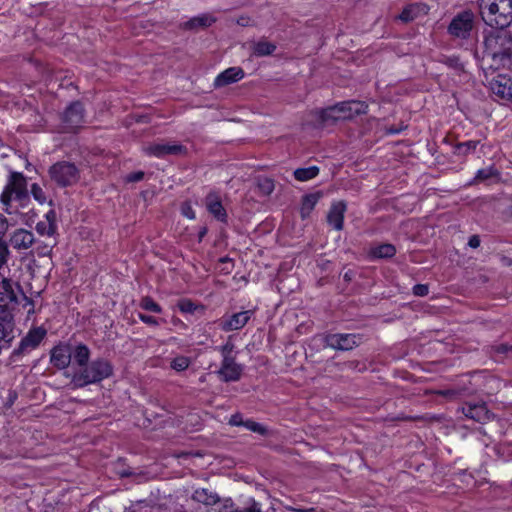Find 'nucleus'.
<instances>
[{"label": "nucleus", "instance_id": "obj_1", "mask_svg": "<svg viewBox=\"0 0 512 512\" xmlns=\"http://www.w3.org/2000/svg\"><path fill=\"white\" fill-rule=\"evenodd\" d=\"M484 23L499 32L484 39V58L494 70L512 67V35L504 31L512 23V0H478Z\"/></svg>", "mask_w": 512, "mask_h": 512}, {"label": "nucleus", "instance_id": "obj_2", "mask_svg": "<svg viewBox=\"0 0 512 512\" xmlns=\"http://www.w3.org/2000/svg\"><path fill=\"white\" fill-rule=\"evenodd\" d=\"M17 203V207L22 209L30 205V195L28 189V177L22 172H10L7 183L0 195V202L7 211L12 202Z\"/></svg>", "mask_w": 512, "mask_h": 512}, {"label": "nucleus", "instance_id": "obj_3", "mask_svg": "<svg viewBox=\"0 0 512 512\" xmlns=\"http://www.w3.org/2000/svg\"><path fill=\"white\" fill-rule=\"evenodd\" d=\"M112 363L105 358L90 361L83 369L74 375V382L79 387L100 383L113 375Z\"/></svg>", "mask_w": 512, "mask_h": 512}, {"label": "nucleus", "instance_id": "obj_4", "mask_svg": "<svg viewBox=\"0 0 512 512\" xmlns=\"http://www.w3.org/2000/svg\"><path fill=\"white\" fill-rule=\"evenodd\" d=\"M48 176L52 183L60 189L74 186L80 180V169L71 161L59 160L48 168Z\"/></svg>", "mask_w": 512, "mask_h": 512}, {"label": "nucleus", "instance_id": "obj_5", "mask_svg": "<svg viewBox=\"0 0 512 512\" xmlns=\"http://www.w3.org/2000/svg\"><path fill=\"white\" fill-rule=\"evenodd\" d=\"M47 335V330L43 326L32 327L21 339L19 345L13 349L10 354L11 362L20 361L25 355L37 349Z\"/></svg>", "mask_w": 512, "mask_h": 512}, {"label": "nucleus", "instance_id": "obj_6", "mask_svg": "<svg viewBox=\"0 0 512 512\" xmlns=\"http://www.w3.org/2000/svg\"><path fill=\"white\" fill-rule=\"evenodd\" d=\"M61 124L64 132L77 133L85 120V108L81 101L71 102L62 112Z\"/></svg>", "mask_w": 512, "mask_h": 512}, {"label": "nucleus", "instance_id": "obj_7", "mask_svg": "<svg viewBox=\"0 0 512 512\" xmlns=\"http://www.w3.org/2000/svg\"><path fill=\"white\" fill-rule=\"evenodd\" d=\"M473 28L474 14L470 10H464L453 17L447 31L454 38L467 40L470 38Z\"/></svg>", "mask_w": 512, "mask_h": 512}, {"label": "nucleus", "instance_id": "obj_8", "mask_svg": "<svg viewBox=\"0 0 512 512\" xmlns=\"http://www.w3.org/2000/svg\"><path fill=\"white\" fill-rule=\"evenodd\" d=\"M144 152L148 156L156 157L159 159L165 158L168 155H187L188 149L180 143H152L144 148Z\"/></svg>", "mask_w": 512, "mask_h": 512}, {"label": "nucleus", "instance_id": "obj_9", "mask_svg": "<svg viewBox=\"0 0 512 512\" xmlns=\"http://www.w3.org/2000/svg\"><path fill=\"white\" fill-rule=\"evenodd\" d=\"M18 304L17 295L8 286L0 292V320L6 323H14V310Z\"/></svg>", "mask_w": 512, "mask_h": 512}, {"label": "nucleus", "instance_id": "obj_10", "mask_svg": "<svg viewBox=\"0 0 512 512\" xmlns=\"http://www.w3.org/2000/svg\"><path fill=\"white\" fill-rule=\"evenodd\" d=\"M361 342V336L358 334H328L325 336V343L328 347L335 350L348 351L357 347Z\"/></svg>", "mask_w": 512, "mask_h": 512}, {"label": "nucleus", "instance_id": "obj_11", "mask_svg": "<svg viewBox=\"0 0 512 512\" xmlns=\"http://www.w3.org/2000/svg\"><path fill=\"white\" fill-rule=\"evenodd\" d=\"M205 207L206 210L212 217L220 222L221 224L227 225L228 224V213L225 207L222 204L221 196L216 191L209 192L205 199Z\"/></svg>", "mask_w": 512, "mask_h": 512}, {"label": "nucleus", "instance_id": "obj_12", "mask_svg": "<svg viewBox=\"0 0 512 512\" xmlns=\"http://www.w3.org/2000/svg\"><path fill=\"white\" fill-rule=\"evenodd\" d=\"M253 314V310H245L229 317H223L219 322V327L224 332L240 330L249 322Z\"/></svg>", "mask_w": 512, "mask_h": 512}, {"label": "nucleus", "instance_id": "obj_13", "mask_svg": "<svg viewBox=\"0 0 512 512\" xmlns=\"http://www.w3.org/2000/svg\"><path fill=\"white\" fill-rule=\"evenodd\" d=\"M462 412L465 417L479 423H485L493 418V414L488 410L484 402H465L462 406Z\"/></svg>", "mask_w": 512, "mask_h": 512}, {"label": "nucleus", "instance_id": "obj_14", "mask_svg": "<svg viewBox=\"0 0 512 512\" xmlns=\"http://www.w3.org/2000/svg\"><path fill=\"white\" fill-rule=\"evenodd\" d=\"M342 120L352 119L355 116L368 112V104L364 101L348 100L335 104Z\"/></svg>", "mask_w": 512, "mask_h": 512}, {"label": "nucleus", "instance_id": "obj_15", "mask_svg": "<svg viewBox=\"0 0 512 512\" xmlns=\"http://www.w3.org/2000/svg\"><path fill=\"white\" fill-rule=\"evenodd\" d=\"M347 211V204L345 201L332 202L327 213V224L336 231H341L344 228V218Z\"/></svg>", "mask_w": 512, "mask_h": 512}, {"label": "nucleus", "instance_id": "obj_16", "mask_svg": "<svg viewBox=\"0 0 512 512\" xmlns=\"http://www.w3.org/2000/svg\"><path fill=\"white\" fill-rule=\"evenodd\" d=\"M491 90L501 100L512 102V79L499 74L491 81Z\"/></svg>", "mask_w": 512, "mask_h": 512}, {"label": "nucleus", "instance_id": "obj_17", "mask_svg": "<svg viewBox=\"0 0 512 512\" xmlns=\"http://www.w3.org/2000/svg\"><path fill=\"white\" fill-rule=\"evenodd\" d=\"M72 352L68 345L59 344L52 348L50 362L58 369H65L70 365Z\"/></svg>", "mask_w": 512, "mask_h": 512}, {"label": "nucleus", "instance_id": "obj_18", "mask_svg": "<svg viewBox=\"0 0 512 512\" xmlns=\"http://www.w3.org/2000/svg\"><path fill=\"white\" fill-rule=\"evenodd\" d=\"M245 77V72L241 67H229L219 73L215 80V87H224L232 83H236Z\"/></svg>", "mask_w": 512, "mask_h": 512}, {"label": "nucleus", "instance_id": "obj_19", "mask_svg": "<svg viewBox=\"0 0 512 512\" xmlns=\"http://www.w3.org/2000/svg\"><path fill=\"white\" fill-rule=\"evenodd\" d=\"M35 242L34 234L24 228L16 229L10 238V243L17 250H26Z\"/></svg>", "mask_w": 512, "mask_h": 512}, {"label": "nucleus", "instance_id": "obj_20", "mask_svg": "<svg viewBox=\"0 0 512 512\" xmlns=\"http://www.w3.org/2000/svg\"><path fill=\"white\" fill-rule=\"evenodd\" d=\"M396 247L390 243L372 245L367 251V258L370 261L380 259H391L396 255Z\"/></svg>", "mask_w": 512, "mask_h": 512}, {"label": "nucleus", "instance_id": "obj_21", "mask_svg": "<svg viewBox=\"0 0 512 512\" xmlns=\"http://www.w3.org/2000/svg\"><path fill=\"white\" fill-rule=\"evenodd\" d=\"M314 115L317 119V122L320 126H324L326 124H334L340 120L342 117L339 115L337 111L336 105L328 106L323 109L316 110Z\"/></svg>", "mask_w": 512, "mask_h": 512}, {"label": "nucleus", "instance_id": "obj_22", "mask_svg": "<svg viewBox=\"0 0 512 512\" xmlns=\"http://www.w3.org/2000/svg\"><path fill=\"white\" fill-rule=\"evenodd\" d=\"M321 197L322 193L320 191L302 196L300 205V217L302 220L309 218Z\"/></svg>", "mask_w": 512, "mask_h": 512}, {"label": "nucleus", "instance_id": "obj_23", "mask_svg": "<svg viewBox=\"0 0 512 512\" xmlns=\"http://www.w3.org/2000/svg\"><path fill=\"white\" fill-rule=\"evenodd\" d=\"M218 376L223 382H236L240 380L243 368L240 364L220 366Z\"/></svg>", "mask_w": 512, "mask_h": 512}, {"label": "nucleus", "instance_id": "obj_24", "mask_svg": "<svg viewBox=\"0 0 512 512\" xmlns=\"http://www.w3.org/2000/svg\"><path fill=\"white\" fill-rule=\"evenodd\" d=\"M500 175L501 173L498 168L495 165H490L489 167L478 169L468 185H477L492 178L499 179Z\"/></svg>", "mask_w": 512, "mask_h": 512}, {"label": "nucleus", "instance_id": "obj_25", "mask_svg": "<svg viewBox=\"0 0 512 512\" xmlns=\"http://www.w3.org/2000/svg\"><path fill=\"white\" fill-rule=\"evenodd\" d=\"M216 22V18L210 14H201L195 17H192L188 21L184 23V28L188 30H194L198 28H207L213 25Z\"/></svg>", "mask_w": 512, "mask_h": 512}, {"label": "nucleus", "instance_id": "obj_26", "mask_svg": "<svg viewBox=\"0 0 512 512\" xmlns=\"http://www.w3.org/2000/svg\"><path fill=\"white\" fill-rule=\"evenodd\" d=\"M480 144V140H467L463 142H456L453 145L452 153L457 157H467L474 153Z\"/></svg>", "mask_w": 512, "mask_h": 512}, {"label": "nucleus", "instance_id": "obj_27", "mask_svg": "<svg viewBox=\"0 0 512 512\" xmlns=\"http://www.w3.org/2000/svg\"><path fill=\"white\" fill-rule=\"evenodd\" d=\"M192 499L207 506H212L219 502L218 495L206 488L196 489L192 494Z\"/></svg>", "mask_w": 512, "mask_h": 512}, {"label": "nucleus", "instance_id": "obj_28", "mask_svg": "<svg viewBox=\"0 0 512 512\" xmlns=\"http://www.w3.org/2000/svg\"><path fill=\"white\" fill-rule=\"evenodd\" d=\"M74 362L83 369L90 361V350L87 345L79 343L72 353Z\"/></svg>", "mask_w": 512, "mask_h": 512}, {"label": "nucleus", "instance_id": "obj_29", "mask_svg": "<svg viewBox=\"0 0 512 512\" xmlns=\"http://www.w3.org/2000/svg\"><path fill=\"white\" fill-rule=\"evenodd\" d=\"M276 49L274 43L262 39L253 44L252 53L257 57H264L272 55Z\"/></svg>", "mask_w": 512, "mask_h": 512}, {"label": "nucleus", "instance_id": "obj_30", "mask_svg": "<svg viewBox=\"0 0 512 512\" xmlns=\"http://www.w3.org/2000/svg\"><path fill=\"white\" fill-rule=\"evenodd\" d=\"M319 172V167L313 165L305 168H297L294 170L293 175L297 181L306 182L317 177Z\"/></svg>", "mask_w": 512, "mask_h": 512}, {"label": "nucleus", "instance_id": "obj_31", "mask_svg": "<svg viewBox=\"0 0 512 512\" xmlns=\"http://www.w3.org/2000/svg\"><path fill=\"white\" fill-rule=\"evenodd\" d=\"M177 308L181 313L194 314L197 311H204L205 306L203 304H197L189 298H182L177 302Z\"/></svg>", "mask_w": 512, "mask_h": 512}, {"label": "nucleus", "instance_id": "obj_32", "mask_svg": "<svg viewBox=\"0 0 512 512\" xmlns=\"http://www.w3.org/2000/svg\"><path fill=\"white\" fill-rule=\"evenodd\" d=\"M7 229V221L0 215V233H4ZM10 251L7 243L0 238V269L7 264Z\"/></svg>", "mask_w": 512, "mask_h": 512}, {"label": "nucleus", "instance_id": "obj_33", "mask_svg": "<svg viewBox=\"0 0 512 512\" xmlns=\"http://www.w3.org/2000/svg\"><path fill=\"white\" fill-rule=\"evenodd\" d=\"M139 307L145 311L160 314L163 309L154 299L150 296H144L140 299Z\"/></svg>", "mask_w": 512, "mask_h": 512}, {"label": "nucleus", "instance_id": "obj_34", "mask_svg": "<svg viewBox=\"0 0 512 512\" xmlns=\"http://www.w3.org/2000/svg\"><path fill=\"white\" fill-rule=\"evenodd\" d=\"M29 195L40 205L47 203V194L44 189L38 183H32L30 185Z\"/></svg>", "mask_w": 512, "mask_h": 512}, {"label": "nucleus", "instance_id": "obj_35", "mask_svg": "<svg viewBox=\"0 0 512 512\" xmlns=\"http://www.w3.org/2000/svg\"><path fill=\"white\" fill-rule=\"evenodd\" d=\"M243 427H245L247 430L257 433L261 436L269 435L268 428L265 425L254 421L253 419H246L243 424Z\"/></svg>", "mask_w": 512, "mask_h": 512}, {"label": "nucleus", "instance_id": "obj_36", "mask_svg": "<svg viewBox=\"0 0 512 512\" xmlns=\"http://www.w3.org/2000/svg\"><path fill=\"white\" fill-rule=\"evenodd\" d=\"M190 364H191V361H190L189 357L184 356V355H179L172 359V361L170 363V367L177 372H182V371H185L186 369H188Z\"/></svg>", "mask_w": 512, "mask_h": 512}, {"label": "nucleus", "instance_id": "obj_37", "mask_svg": "<svg viewBox=\"0 0 512 512\" xmlns=\"http://www.w3.org/2000/svg\"><path fill=\"white\" fill-rule=\"evenodd\" d=\"M38 234L44 236H53L57 232V227H53V224L39 221L35 227Z\"/></svg>", "mask_w": 512, "mask_h": 512}, {"label": "nucleus", "instance_id": "obj_38", "mask_svg": "<svg viewBox=\"0 0 512 512\" xmlns=\"http://www.w3.org/2000/svg\"><path fill=\"white\" fill-rule=\"evenodd\" d=\"M414 10H415L414 5H408V6L404 7L402 12L399 15V19L405 23L413 21L416 17Z\"/></svg>", "mask_w": 512, "mask_h": 512}, {"label": "nucleus", "instance_id": "obj_39", "mask_svg": "<svg viewBox=\"0 0 512 512\" xmlns=\"http://www.w3.org/2000/svg\"><path fill=\"white\" fill-rule=\"evenodd\" d=\"M181 214L189 220H194L196 218V212L193 209L191 203L189 201H185L181 204Z\"/></svg>", "mask_w": 512, "mask_h": 512}, {"label": "nucleus", "instance_id": "obj_40", "mask_svg": "<svg viewBox=\"0 0 512 512\" xmlns=\"http://www.w3.org/2000/svg\"><path fill=\"white\" fill-rule=\"evenodd\" d=\"M138 318L141 322L148 326H159L160 320L152 315L138 313Z\"/></svg>", "mask_w": 512, "mask_h": 512}, {"label": "nucleus", "instance_id": "obj_41", "mask_svg": "<svg viewBox=\"0 0 512 512\" xmlns=\"http://www.w3.org/2000/svg\"><path fill=\"white\" fill-rule=\"evenodd\" d=\"M52 249H53V246L45 244V243H40L35 248L36 254L39 257H46V256L51 255Z\"/></svg>", "mask_w": 512, "mask_h": 512}, {"label": "nucleus", "instance_id": "obj_42", "mask_svg": "<svg viewBox=\"0 0 512 512\" xmlns=\"http://www.w3.org/2000/svg\"><path fill=\"white\" fill-rule=\"evenodd\" d=\"M413 294L419 297H425L429 293V287L427 284H416L412 288Z\"/></svg>", "mask_w": 512, "mask_h": 512}, {"label": "nucleus", "instance_id": "obj_43", "mask_svg": "<svg viewBox=\"0 0 512 512\" xmlns=\"http://www.w3.org/2000/svg\"><path fill=\"white\" fill-rule=\"evenodd\" d=\"M145 173L143 171L131 172L126 176V182L136 183L144 179Z\"/></svg>", "mask_w": 512, "mask_h": 512}, {"label": "nucleus", "instance_id": "obj_44", "mask_svg": "<svg viewBox=\"0 0 512 512\" xmlns=\"http://www.w3.org/2000/svg\"><path fill=\"white\" fill-rule=\"evenodd\" d=\"M245 422V419H243V416L241 413H235L233 415H231L230 419H229V424L231 426H236V427H243V424Z\"/></svg>", "mask_w": 512, "mask_h": 512}, {"label": "nucleus", "instance_id": "obj_45", "mask_svg": "<svg viewBox=\"0 0 512 512\" xmlns=\"http://www.w3.org/2000/svg\"><path fill=\"white\" fill-rule=\"evenodd\" d=\"M234 348H235L234 344L230 341H227L225 344H223L219 347V352L221 353V356L231 355V354H233Z\"/></svg>", "mask_w": 512, "mask_h": 512}, {"label": "nucleus", "instance_id": "obj_46", "mask_svg": "<svg viewBox=\"0 0 512 512\" xmlns=\"http://www.w3.org/2000/svg\"><path fill=\"white\" fill-rule=\"evenodd\" d=\"M45 219H46V223H49V224H53V227H57V222H56V212L55 210L53 209H50L45 215H44Z\"/></svg>", "mask_w": 512, "mask_h": 512}, {"label": "nucleus", "instance_id": "obj_47", "mask_svg": "<svg viewBox=\"0 0 512 512\" xmlns=\"http://www.w3.org/2000/svg\"><path fill=\"white\" fill-rule=\"evenodd\" d=\"M23 299L25 301L23 307L24 308H27L28 307V310H27V314L28 316H30L31 314H34V301L31 299V298H28L25 294H23Z\"/></svg>", "mask_w": 512, "mask_h": 512}, {"label": "nucleus", "instance_id": "obj_48", "mask_svg": "<svg viewBox=\"0 0 512 512\" xmlns=\"http://www.w3.org/2000/svg\"><path fill=\"white\" fill-rule=\"evenodd\" d=\"M236 23L239 25V26H242V27H247V26H250L252 25V19L250 16L248 15H241L237 18L236 20Z\"/></svg>", "mask_w": 512, "mask_h": 512}, {"label": "nucleus", "instance_id": "obj_49", "mask_svg": "<svg viewBox=\"0 0 512 512\" xmlns=\"http://www.w3.org/2000/svg\"><path fill=\"white\" fill-rule=\"evenodd\" d=\"M233 364H238L236 362V358L233 354L227 355V356L226 355L222 356L221 366L233 365Z\"/></svg>", "mask_w": 512, "mask_h": 512}, {"label": "nucleus", "instance_id": "obj_50", "mask_svg": "<svg viewBox=\"0 0 512 512\" xmlns=\"http://www.w3.org/2000/svg\"><path fill=\"white\" fill-rule=\"evenodd\" d=\"M232 512H262L260 504L257 502H253L248 508L245 510H234Z\"/></svg>", "mask_w": 512, "mask_h": 512}, {"label": "nucleus", "instance_id": "obj_51", "mask_svg": "<svg viewBox=\"0 0 512 512\" xmlns=\"http://www.w3.org/2000/svg\"><path fill=\"white\" fill-rule=\"evenodd\" d=\"M481 240L478 235H472L468 240V245L471 248H478L480 246Z\"/></svg>", "mask_w": 512, "mask_h": 512}, {"label": "nucleus", "instance_id": "obj_52", "mask_svg": "<svg viewBox=\"0 0 512 512\" xmlns=\"http://www.w3.org/2000/svg\"><path fill=\"white\" fill-rule=\"evenodd\" d=\"M208 233V228L207 226H202L200 227L199 231H198V234H197V240H198V243H201L203 241V239L205 238V236L207 235Z\"/></svg>", "mask_w": 512, "mask_h": 512}, {"label": "nucleus", "instance_id": "obj_53", "mask_svg": "<svg viewBox=\"0 0 512 512\" xmlns=\"http://www.w3.org/2000/svg\"><path fill=\"white\" fill-rule=\"evenodd\" d=\"M172 324L176 327H179L181 329H187L188 326L186 323H184L180 318L178 317H172V320H171Z\"/></svg>", "mask_w": 512, "mask_h": 512}, {"label": "nucleus", "instance_id": "obj_54", "mask_svg": "<svg viewBox=\"0 0 512 512\" xmlns=\"http://www.w3.org/2000/svg\"><path fill=\"white\" fill-rule=\"evenodd\" d=\"M503 214L507 219L512 220V202L505 208Z\"/></svg>", "mask_w": 512, "mask_h": 512}, {"label": "nucleus", "instance_id": "obj_55", "mask_svg": "<svg viewBox=\"0 0 512 512\" xmlns=\"http://www.w3.org/2000/svg\"><path fill=\"white\" fill-rule=\"evenodd\" d=\"M352 278H353V271L352 270H348V271H346L343 274V279L346 282H350L352 280Z\"/></svg>", "mask_w": 512, "mask_h": 512}, {"label": "nucleus", "instance_id": "obj_56", "mask_svg": "<svg viewBox=\"0 0 512 512\" xmlns=\"http://www.w3.org/2000/svg\"><path fill=\"white\" fill-rule=\"evenodd\" d=\"M266 183L268 184V189H269L268 192L270 193L273 189V183L271 180H267Z\"/></svg>", "mask_w": 512, "mask_h": 512}, {"label": "nucleus", "instance_id": "obj_57", "mask_svg": "<svg viewBox=\"0 0 512 512\" xmlns=\"http://www.w3.org/2000/svg\"><path fill=\"white\" fill-rule=\"evenodd\" d=\"M400 131H401L400 129H393V128H390V129H389V132H390L391 134H398Z\"/></svg>", "mask_w": 512, "mask_h": 512}, {"label": "nucleus", "instance_id": "obj_58", "mask_svg": "<svg viewBox=\"0 0 512 512\" xmlns=\"http://www.w3.org/2000/svg\"><path fill=\"white\" fill-rule=\"evenodd\" d=\"M286 509L289 510V511L303 512V510H300V509H297V508H293V507H286Z\"/></svg>", "mask_w": 512, "mask_h": 512}, {"label": "nucleus", "instance_id": "obj_59", "mask_svg": "<svg viewBox=\"0 0 512 512\" xmlns=\"http://www.w3.org/2000/svg\"><path fill=\"white\" fill-rule=\"evenodd\" d=\"M220 261L224 263V262L230 261V259H229V257L226 256V257L221 258Z\"/></svg>", "mask_w": 512, "mask_h": 512}, {"label": "nucleus", "instance_id": "obj_60", "mask_svg": "<svg viewBox=\"0 0 512 512\" xmlns=\"http://www.w3.org/2000/svg\"><path fill=\"white\" fill-rule=\"evenodd\" d=\"M131 475V472L129 473H123L122 476H130Z\"/></svg>", "mask_w": 512, "mask_h": 512}]
</instances>
